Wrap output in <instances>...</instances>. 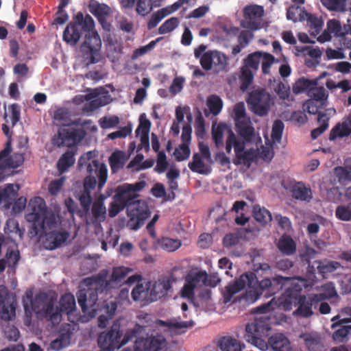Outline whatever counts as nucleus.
I'll list each match as a JSON object with an SVG mask.
<instances>
[{
	"label": "nucleus",
	"instance_id": "nucleus-28",
	"mask_svg": "<svg viewBox=\"0 0 351 351\" xmlns=\"http://www.w3.org/2000/svg\"><path fill=\"white\" fill-rule=\"evenodd\" d=\"M277 247L279 251L286 256H291L296 252V243L291 236L282 234L277 243Z\"/></svg>",
	"mask_w": 351,
	"mask_h": 351
},
{
	"label": "nucleus",
	"instance_id": "nucleus-63",
	"mask_svg": "<svg viewBox=\"0 0 351 351\" xmlns=\"http://www.w3.org/2000/svg\"><path fill=\"white\" fill-rule=\"evenodd\" d=\"M152 10V5L146 0H137L136 12L138 14L145 16L149 14Z\"/></svg>",
	"mask_w": 351,
	"mask_h": 351
},
{
	"label": "nucleus",
	"instance_id": "nucleus-62",
	"mask_svg": "<svg viewBox=\"0 0 351 351\" xmlns=\"http://www.w3.org/2000/svg\"><path fill=\"white\" fill-rule=\"evenodd\" d=\"M222 100L218 96H213L208 100V107L213 115H217L222 108Z\"/></svg>",
	"mask_w": 351,
	"mask_h": 351
},
{
	"label": "nucleus",
	"instance_id": "nucleus-25",
	"mask_svg": "<svg viewBox=\"0 0 351 351\" xmlns=\"http://www.w3.org/2000/svg\"><path fill=\"white\" fill-rule=\"evenodd\" d=\"M270 351H292L291 342L283 334L277 333L268 339Z\"/></svg>",
	"mask_w": 351,
	"mask_h": 351
},
{
	"label": "nucleus",
	"instance_id": "nucleus-23",
	"mask_svg": "<svg viewBox=\"0 0 351 351\" xmlns=\"http://www.w3.org/2000/svg\"><path fill=\"white\" fill-rule=\"evenodd\" d=\"M69 236L66 231H51L45 235L44 245L47 249L54 250L64 243Z\"/></svg>",
	"mask_w": 351,
	"mask_h": 351
},
{
	"label": "nucleus",
	"instance_id": "nucleus-21",
	"mask_svg": "<svg viewBox=\"0 0 351 351\" xmlns=\"http://www.w3.org/2000/svg\"><path fill=\"white\" fill-rule=\"evenodd\" d=\"M93 189L86 188L83 185V190L75 195L80 202L82 208L77 210V215L80 218H87L92 204L91 191Z\"/></svg>",
	"mask_w": 351,
	"mask_h": 351
},
{
	"label": "nucleus",
	"instance_id": "nucleus-38",
	"mask_svg": "<svg viewBox=\"0 0 351 351\" xmlns=\"http://www.w3.org/2000/svg\"><path fill=\"white\" fill-rule=\"evenodd\" d=\"M71 338V333L69 331L60 332L58 337L51 342L50 348L58 351L69 345Z\"/></svg>",
	"mask_w": 351,
	"mask_h": 351
},
{
	"label": "nucleus",
	"instance_id": "nucleus-12",
	"mask_svg": "<svg viewBox=\"0 0 351 351\" xmlns=\"http://www.w3.org/2000/svg\"><path fill=\"white\" fill-rule=\"evenodd\" d=\"M300 297L301 295H296L291 290L286 289L285 293L277 300L273 298L269 302L258 307L256 311L258 313H265L266 315H268L269 311H274L276 308L285 311H289L293 306H298Z\"/></svg>",
	"mask_w": 351,
	"mask_h": 351
},
{
	"label": "nucleus",
	"instance_id": "nucleus-19",
	"mask_svg": "<svg viewBox=\"0 0 351 351\" xmlns=\"http://www.w3.org/2000/svg\"><path fill=\"white\" fill-rule=\"evenodd\" d=\"M142 332L134 338L136 342V351H158L165 346V339L162 336L150 337L140 339V335L145 332V327Z\"/></svg>",
	"mask_w": 351,
	"mask_h": 351
},
{
	"label": "nucleus",
	"instance_id": "nucleus-3",
	"mask_svg": "<svg viewBox=\"0 0 351 351\" xmlns=\"http://www.w3.org/2000/svg\"><path fill=\"white\" fill-rule=\"evenodd\" d=\"M132 271L130 267L119 266L113 267L109 280H107L108 271L106 269L84 279L86 288L80 290L77 293V302L82 310L85 311L87 306L94 308L99 294L120 286L125 282V277Z\"/></svg>",
	"mask_w": 351,
	"mask_h": 351
},
{
	"label": "nucleus",
	"instance_id": "nucleus-6",
	"mask_svg": "<svg viewBox=\"0 0 351 351\" xmlns=\"http://www.w3.org/2000/svg\"><path fill=\"white\" fill-rule=\"evenodd\" d=\"M143 330V327L136 324L133 328L129 329L123 337L120 322L119 320H115L108 332H103L99 335L98 346L103 351H114L137 337Z\"/></svg>",
	"mask_w": 351,
	"mask_h": 351
},
{
	"label": "nucleus",
	"instance_id": "nucleus-15",
	"mask_svg": "<svg viewBox=\"0 0 351 351\" xmlns=\"http://www.w3.org/2000/svg\"><path fill=\"white\" fill-rule=\"evenodd\" d=\"M176 278L173 274L165 276L156 280L150 287L148 302H156L173 292V284Z\"/></svg>",
	"mask_w": 351,
	"mask_h": 351
},
{
	"label": "nucleus",
	"instance_id": "nucleus-9",
	"mask_svg": "<svg viewBox=\"0 0 351 351\" xmlns=\"http://www.w3.org/2000/svg\"><path fill=\"white\" fill-rule=\"evenodd\" d=\"M29 208L31 211L25 218L27 221L32 223V229L36 234L44 231L46 226L50 228L51 224L56 223L53 216L48 217L47 206L42 197H35L31 199Z\"/></svg>",
	"mask_w": 351,
	"mask_h": 351
},
{
	"label": "nucleus",
	"instance_id": "nucleus-59",
	"mask_svg": "<svg viewBox=\"0 0 351 351\" xmlns=\"http://www.w3.org/2000/svg\"><path fill=\"white\" fill-rule=\"evenodd\" d=\"M284 130V123L281 120H276L272 126L271 138L276 142H280Z\"/></svg>",
	"mask_w": 351,
	"mask_h": 351
},
{
	"label": "nucleus",
	"instance_id": "nucleus-2",
	"mask_svg": "<svg viewBox=\"0 0 351 351\" xmlns=\"http://www.w3.org/2000/svg\"><path fill=\"white\" fill-rule=\"evenodd\" d=\"M95 22L89 14L79 12L73 17L63 32V40L71 45H75L82 35L84 41L80 46L82 62L88 66L99 61V51L101 40L98 33L94 29Z\"/></svg>",
	"mask_w": 351,
	"mask_h": 351
},
{
	"label": "nucleus",
	"instance_id": "nucleus-57",
	"mask_svg": "<svg viewBox=\"0 0 351 351\" xmlns=\"http://www.w3.org/2000/svg\"><path fill=\"white\" fill-rule=\"evenodd\" d=\"M2 306L0 317L2 320L10 321L15 317V306L13 304H5Z\"/></svg>",
	"mask_w": 351,
	"mask_h": 351
},
{
	"label": "nucleus",
	"instance_id": "nucleus-52",
	"mask_svg": "<svg viewBox=\"0 0 351 351\" xmlns=\"http://www.w3.org/2000/svg\"><path fill=\"white\" fill-rule=\"evenodd\" d=\"M317 269L319 274L330 273L340 267L341 265L336 261H329L326 263L315 262Z\"/></svg>",
	"mask_w": 351,
	"mask_h": 351
},
{
	"label": "nucleus",
	"instance_id": "nucleus-49",
	"mask_svg": "<svg viewBox=\"0 0 351 351\" xmlns=\"http://www.w3.org/2000/svg\"><path fill=\"white\" fill-rule=\"evenodd\" d=\"M179 25V19L177 17H171L165 21L158 28L160 34H165L172 32Z\"/></svg>",
	"mask_w": 351,
	"mask_h": 351
},
{
	"label": "nucleus",
	"instance_id": "nucleus-11",
	"mask_svg": "<svg viewBox=\"0 0 351 351\" xmlns=\"http://www.w3.org/2000/svg\"><path fill=\"white\" fill-rule=\"evenodd\" d=\"M261 60V51H255L247 56L243 60V65L240 68L239 79L241 82L239 88H249L254 81V75L257 73Z\"/></svg>",
	"mask_w": 351,
	"mask_h": 351
},
{
	"label": "nucleus",
	"instance_id": "nucleus-39",
	"mask_svg": "<svg viewBox=\"0 0 351 351\" xmlns=\"http://www.w3.org/2000/svg\"><path fill=\"white\" fill-rule=\"evenodd\" d=\"M204 160L205 159L199 153H195L193 155L192 161L189 163L188 167L193 172L206 174V165Z\"/></svg>",
	"mask_w": 351,
	"mask_h": 351
},
{
	"label": "nucleus",
	"instance_id": "nucleus-53",
	"mask_svg": "<svg viewBox=\"0 0 351 351\" xmlns=\"http://www.w3.org/2000/svg\"><path fill=\"white\" fill-rule=\"evenodd\" d=\"M165 9H160L153 13L147 23V29L149 30L156 27L158 24L165 17L167 14L165 13Z\"/></svg>",
	"mask_w": 351,
	"mask_h": 351
},
{
	"label": "nucleus",
	"instance_id": "nucleus-56",
	"mask_svg": "<svg viewBox=\"0 0 351 351\" xmlns=\"http://www.w3.org/2000/svg\"><path fill=\"white\" fill-rule=\"evenodd\" d=\"M24 158L22 154H15L9 158H7L3 164L5 169L16 168L19 167L23 162Z\"/></svg>",
	"mask_w": 351,
	"mask_h": 351
},
{
	"label": "nucleus",
	"instance_id": "nucleus-26",
	"mask_svg": "<svg viewBox=\"0 0 351 351\" xmlns=\"http://www.w3.org/2000/svg\"><path fill=\"white\" fill-rule=\"evenodd\" d=\"M104 197L99 198L95 201L91 207L92 218L90 221L87 219L86 223L91 224L105 221L106 215V208L104 204Z\"/></svg>",
	"mask_w": 351,
	"mask_h": 351
},
{
	"label": "nucleus",
	"instance_id": "nucleus-10",
	"mask_svg": "<svg viewBox=\"0 0 351 351\" xmlns=\"http://www.w3.org/2000/svg\"><path fill=\"white\" fill-rule=\"evenodd\" d=\"M86 132L82 128L76 129L70 125H63L52 138L53 144L57 147H71L78 145L85 137Z\"/></svg>",
	"mask_w": 351,
	"mask_h": 351
},
{
	"label": "nucleus",
	"instance_id": "nucleus-27",
	"mask_svg": "<svg viewBox=\"0 0 351 351\" xmlns=\"http://www.w3.org/2000/svg\"><path fill=\"white\" fill-rule=\"evenodd\" d=\"M89 11L97 19L98 21L104 25L106 17L110 14V8L105 3H99L97 1H90Z\"/></svg>",
	"mask_w": 351,
	"mask_h": 351
},
{
	"label": "nucleus",
	"instance_id": "nucleus-24",
	"mask_svg": "<svg viewBox=\"0 0 351 351\" xmlns=\"http://www.w3.org/2000/svg\"><path fill=\"white\" fill-rule=\"evenodd\" d=\"M236 130L245 142H252L256 138L254 128L252 127L249 118L235 122Z\"/></svg>",
	"mask_w": 351,
	"mask_h": 351
},
{
	"label": "nucleus",
	"instance_id": "nucleus-18",
	"mask_svg": "<svg viewBox=\"0 0 351 351\" xmlns=\"http://www.w3.org/2000/svg\"><path fill=\"white\" fill-rule=\"evenodd\" d=\"M245 21L241 23L243 27L251 30H256L260 28L259 20L264 14L263 8L261 5H248L243 10Z\"/></svg>",
	"mask_w": 351,
	"mask_h": 351
},
{
	"label": "nucleus",
	"instance_id": "nucleus-17",
	"mask_svg": "<svg viewBox=\"0 0 351 351\" xmlns=\"http://www.w3.org/2000/svg\"><path fill=\"white\" fill-rule=\"evenodd\" d=\"M234 148L236 157L242 160L243 163L252 160L254 152L250 150L245 151V142L239 139L232 130L228 131V136L226 141V151L230 154Z\"/></svg>",
	"mask_w": 351,
	"mask_h": 351
},
{
	"label": "nucleus",
	"instance_id": "nucleus-7",
	"mask_svg": "<svg viewBox=\"0 0 351 351\" xmlns=\"http://www.w3.org/2000/svg\"><path fill=\"white\" fill-rule=\"evenodd\" d=\"M92 152H88L86 157L82 156L78 160V166L82 168L86 163V160H90L86 165L88 176L84 179L83 185L89 189H95L97 184L98 190H101L105 185L108 179V169L106 164L97 160H91Z\"/></svg>",
	"mask_w": 351,
	"mask_h": 351
},
{
	"label": "nucleus",
	"instance_id": "nucleus-31",
	"mask_svg": "<svg viewBox=\"0 0 351 351\" xmlns=\"http://www.w3.org/2000/svg\"><path fill=\"white\" fill-rule=\"evenodd\" d=\"M18 190L19 186H16L15 189L13 184H8L0 190V202L4 203L6 208H10L18 196Z\"/></svg>",
	"mask_w": 351,
	"mask_h": 351
},
{
	"label": "nucleus",
	"instance_id": "nucleus-16",
	"mask_svg": "<svg viewBox=\"0 0 351 351\" xmlns=\"http://www.w3.org/2000/svg\"><path fill=\"white\" fill-rule=\"evenodd\" d=\"M117 304L114 301H104V303L99 306L96 302V305L94 308H91L87 306L86 310L82 311L84 313H90L91 317H95L97 315V312L99 311L101 313L98 317V326L101 328H104L107 326L109 319H111L117 311Z\"/></svg>",
	"mask_w": 351,
	"mask_h": 351
},
{
	"label": "nucleus",
	"instance_id": "nucleus-35",
	"mask_svg": "<svg viewBox=\"0 0 351 351\" xmlns=\"http://www.w3.org/2000/svg\"><path fill=\"white\" fill-rule=\"evenodd\" d=\"M292 90L295 95L307 90V94L313 97L311 98L312 100H315L317 103H319L323 106L328 98V93L326 92V89H292Z\"/></svg>",
	"mask_w": 351,
	"mask_h": 351
},
{
	"label": "nucleus",
	"instance_id": "nucleus-8",
	"mask_svg": "<svg viewBox=\"0 0 351 351\" xmlns=\"http://www.w3.org/2000/svg\"><path fill=\"white\" fill-rule=\"evenodd\" d=\"M270 317L265 313L258 314L254 319L248 323L245 326V337L249 342L259 348L261 350L269 348L268 342L267 343L263 337L269 335L271 329Z\"/></svg>",
	"mask_w": 351,
	"mask_h": 351
},
{
	"label": "nucleus",
	"instance_id": "nucleus-37",
	"mask_svg": "<svg viewBox=\"0 0 351 351\" xmlns=\"http://www.w3.org/2000/svg\"><path fill=\"white\" fill-rule=\"evenodd\" d=\"M126 161L125 154L122 151L114 152L109 158V164L112 172L123 168Z\"/></svg>",
	"mask_w": 351,
	"mask_h": 351
},
{
	"label": "nucleus",
	"instance_id": "nucleus-22",
	"mask_svg": "<svg viewBox=\"0 0 351 351\" xmlns=\"http://www.w3.org/2000/svg\"><path fill=\"white\" fill-rule=\"evenodd\" d=\"M289 191L291 197L296 200L309 202L313 199L311 189L302 182H298L291 185Z\"/></svg>",
	"mask_w": 351,
	"mask_h": 351
},
{
	"label": "nucleus",
	"instance_id": "nucleus-55",
	"mask_svg": "<svg viewBox=\"0 0 351 351\" xmlns=\"http://www.w3.org/2000/svg\"><path fill=\"white\" fill-rule=\"evenodd\" d=\"M168 165L167 156L165 152H158L157 155L156 166L154 168V171L158 173H162L167 169Z\"/></svg>",
	"mask_w": 351,
	"mask_h": 351
},
{
	"label": "nucleus",
	"instance_id": "nucleus-51",
	"mask_svg": "<svg viewBox=\"0 0 351 351\" xmlns=\"http://www.w3.org/2000/svg\"><path fill=\"white\" fill-rule=\"evenodd\" d=\"M335 215L342 221H351V202L346 205L338 206L335 210Z\"/></svg>",
	"mask_w": 351,
	"mask_h": 351
},
{
	"label": "nucleus",
	"instance_id": "nucleus-54",
	"mask_svg": "<svg viewBox=\"0 0 351 351\" xmlns=\"http://www.w3.org/2000/svg\"><path fill=\"white\" fill-rule=\"evenodd\" d=\"M307 23L313 32L318 34L323 26V21L317 16L312 14H306Z\"/></svg>",
	"mask_w": 351,
	"mask_h": 351
},
{
	"label": "nucleus",
	"instance_id": "nucleus-43",
	"mask_svg": "<svg viewBox=\"0 0 351 351\" xmlns=\"http://www.w3.org/2000/svg\"><path fill=\"white\" fill-rule=\"evenodd\" d=\"M328 31L332 34L335 37H343L347 32L345 31L341 25V23L337 19H330L326 24Z\"/></svg>",
	"mask_w": 351,
	"mask_h": 351
},
{
	"label": "nucleus",
	"instance_id": "nucleus-50",
	"mask_svg": "<svg viewBox=\"0 0 351 351\" xmlns=\"http://www.w3.org/2000/svg\"><path fill=\"white\" fill-rule=\"evenodd\" d=\"M191 154L189 145L186 143H182L178 148H176L173 155L176 160L178 162L187 160Z\"/></svg>",
	"mask_w": 351,
	"mask_h": 351
},
{
	"label": "nucleus",
	"instance_id": "nucleus-20",
	"mask_svg": "<svg viewBox=\"0 0 351 351\" xmlns=\"http://www.w3.org/2000/svg\"><path fill=\"white\" fill-rule=\"evenodd\" d=\"M186 279L191 282V284H193L196 288L203 285L215 287L220 281L215 276L209 277L207 272L204 270L192 271L186 276Z\"/></svg>",
	"mask_w": 351,
	"mask_h": 351
},
{
	"label": "nucleus",
	"instance_id": "nucleus-13",
	"mask_svg": "<svg viewBox=\"0 0 351 351\" xmlns=\"http://www.w3.org/2000/svg\"><path fill=\"white\" fill-rule=\"evenodd\" d=\"M331 296H332V294L327 295L323 293H311L308 295H301L300 303L293 312V315L300 318H308L314 314L313 309L317 308L320 302Z\"/></svg>",
	"mask_w": 351,
	"mask_h": 351
},
{
	"label": "nucleus",
	"instance_id": "nucleus-44",
	"mask_svg": "<svg viewBox=\"0 0 351 351\" xmlns=\"http://www.w3.org/2000/svg\"><path fill=\"white\" fill-rule=\"evenodd\" d=\"M320 1L330 11L343 12L346 6V0H320Z\"/></svg>",
	"mask_w": 351,
	"mask_h": 351
},
{
	"label": "nucleus",
	"instance_id": "nucleus-32",
	"mask_svg": "<svg viewBox=\"0 0 351 351\" xmlns=\"http://www.w3.org/2000/svg\"><path fill=\"white\" fill-rule=\"evenodd\" d=\"M218 346L221 351H242L245 347L244 344L232 337H221Z\"/></svg>",
	"mask_w": 351,
	"mask_h": 351
},
{
	"label": "nucleus",
	"instance_id": "nucleus-34",
	"mask_svg": "<svg viewBox=\"0 0 351 351\" xmlns=\"http://www.w3.org/2000/svg\"><path fill=\"white\" fill-rule=\"evenodd\" d=\"M181 241L179 239H171L169 237H162L156 242V247L160 248L168 252H173L180 247Z\"/></svg>",
	"mask_w": 351,
	"mask_h": 351
},
{
	"label": "nucleus",
	"instance_id": "nucleus-29",
	"mask_svg": "<svg viewBox=\"0 0 351 351\" xmlns=\"http://www.w3.org/2000/svg\"><path fill=\"white\" fill-rule=\"evenodd\" d=\"M151 282H148L147 284L144 286L142 283H138L134 287L132 291L131 295L134 301H138L143 303V304H149L148 302Z\"/></svg>",
	"mask_w": 351,
	"mask_h": 351
},
{
	"label": "nucleus",
	"instance_id": "nucleus-41",
	"mask_svg": "<svg viewBox=\"0 0 351 351\" xmlns=\"http://www.w3.org/2000/svg\"><path fill=\"white\" fill-rule=\"evenodd\" d=\"M253 217L254 219L261 223L266 224L271 221V214L265 208L259 205H254L253 207Z\"/></svg>",
	"mask_w": 351,
	"mask_h": 351
},
{
	"label": "nucleus",
	"instance_id": "nucleus-42",
	"mask_svg": "<svg viewBox=\"0 0 351 351\" xmlns=\"http://www.w3.org/2000/svg\"><path fill=\"white\" fill-rule=\"evenodd\" d=\"M328 120L329 119L325 113L319 114L317 122L319 126L311 131V136L313 139H316L326 130L328 127Z\"/></svg>",
	"mask_w": 351,
	"mask_h": 351
},
{
	"label": "nucleus",
	"instance_id": "nucleus-48",
	"mask_svg": "<svg viewBox=\"0 0 351 351\" xmlns=\"http://www.w3.org/2000/svg\"><path fill=\"white\" fill-rule=\"evenodd\" d=\"M151 121L146 118L145 113L141 114L139 117V125L135 131L136 136L149 135Z\"/></svg>",
	"mask_w": 351,
	"mask_h": 351
},
{
	"label": "nucleus",
	"instance_id": "nucleus-60",
	"mask_svg": "<svg viewBox=\"0 0 351 351\" xmlns=\"http://www.w3.org/2000/svg\"><path fill=\"white\" fill-rule=\"evenodd\" d=\"M132 132V125H128L126 126L120 128L118 130L111 132L108 134V138L112 140L116 138H125L127 136L130 135Z\"/></svg>",
	"mask_w": 351,
	"mask_h": 351
},
{
	"label": "nucleus",
	"instance_id": "nucleus-40",
	"mask_svg": "<svg viewBox=\"0 0 351 351\" xmlns=\"http://www.w3.org/2000/svg\"><path fill=\"white\" fill-rule=\"evenodd\" d=\"M335 172L340 180L351 181V158L346 160L344 167H336ZM348 191L351 195V187Z\"/></svg>",
	"mask_w": 351,
	"mask_h": 351
},
{
	"label": "nucleus",
	"instance_id": "nucleus-58",
	"mask_svg": "<svg viewBox=\"0 0 351 351\" xmlns=\"http://www.w3.org/2000/svg\"><path fill=\"white\" fill-rule=\"evenodd\" d=\"M20 258L19 252L18 250H8L5 254L6 265L10 268L15 269Z\"/></svg>",
	"mask_w": 351,
	"mask_h": 351
},
{
	"label": "nucleus",
	"instance_id": "nucleus-33",
	"mask_svg": "<svg viewBox=\"0 0 351 351\" xmlns=\"http://www.w3.org/2000/svg\"><path fill=\"white\" fill-rule=\"evenodd\" d=\"M300 337L304 339L308 351H325V347L318 336L303 334Z\"/></svg>",
	"mask_w": 351,
	"mask_h": 351
},
{
	"label": "nucleus",
	"instance_id": "nucleus-30",
	"mask_svg": "<svg viewBox=\"0 0 351 351\" xmlns=\"http://www.w3.org/2000/svg\"><path fill=\"white\" fill-rule=\"evenodd\" d=\"M76 151L67 150L59 158L57 162V169L60 173H63L69 170L75 162V156Z\"/></svg>",
	"mask_w": 351,
	"mask_h": 351
},
{
	"label": "nucleus",
	"instance_id": "nucleus-14",
	"mask_svg": "<svg viewBox=\"0 0 351 351\" xmlns=\"http://www.w3.org/2000/svg\"><path fill=\"white\" fill-rule=\"evenodd\" d=\"M266 89H254L249 95L247 103L251 110L258 116L266 115L273 104L271 96Z\"/></svg>",
	"mask_w": 351,
	"mask_h": 351
},
{
	"label": "nucleus",
	"instance_id": "nucleus-45",
	"mask_svg": "<svg viewBox=\"0 0 351 351\" xmlns=\"http://www.w3.org/2000/svg\"><path fill=\"white\" fill-rule=\"evenodd\" d=\"M213 65L217 71L224 70L228 64L227 57L221 52L213 51Z\"/></svg>",
	"mask_w": 351,
	"mask_h": 351
},
{
	"label": "nucleus",
	"instance_id": "nucleus-61",
	"mask_svg": "<svg viewBox=\"0 0 351 351\" xmlns=\"http://www.w3.org/2000/svg\"><path fill=\"white\" fill-rule=\"evenodd\" d=\"M65 181L64 177H61L58 179H55L50 182L48 186V191L51 195H58Z\"/></svg>",
	"mask_w": 351,
	"mask_h": 351
},
{
	"label": "nucleus",
	"instance_id": "nucleus-47",
	"mask_svg": "<svg viewBox=\"0 0 351 351\" xmlns=\"http://www.w3.org/2000/svg\"><path fill=\"white\" fill-rule=\"evenodd\" d=\"M275 62V58L271 53L261 51V69L264 75H268L270 73V68Z\"/></svg>",
	"mask_w": 351,
	"mask_h": 351
},
{
	"label": "nucleus",
	"instance_id": "nucleus-36",
	"mask_svg": "<svg viewBox=\"0 0 351 351\" xmlns=\"http://www.w3.org/2000/svg\"><path fill=\"white\" fill-rule=\"evenodd\" d=\"M232 130L228 128L225 123H220L216 127L213 125L212 128V138L217 148L223 145V134L226 132Z\"/></svg>",
	"mask_w": 351,
	"mask_h": 351
},
{
	"label": "nucleus",
	"instance_id": "nucleus-64",
	"mask_svg": "<svg viewBox=\"0 0 351 351\" xmlns=\"http://www.w3.org/2000/svg\"><path fill=\"white\" fill-rule=\"evenodd\" d=\"M200 64L202 67L206 71H209L212 69L213 65V51H206L202 56Z\"/></svg>",
	"mask_w": 351,
	"mask_h": 351
},
{
	"label": "nucleus",
	"instance_id": "nucleus-4",
	"mask_svg": "<svg viewBox=\"0 0 351 351\" xmlns=\"http://www.w3.org/2000/svg\"><path fill=\"white\" fill-rule=\"evenodd\" d=\"M146 185L145 181H139L134 184L125 183L117 188V193L113 196L114 202L127 208L129 217L128 226L136 230L145 223L151 215L147 203L144 200H136L137 195H131V193L141 191Z\"/></svg>",
	"mask_w": 351,
	"mask_h": 351
},
{
	"label": "nucleus",
	"instance_id": "nucleus-5",
	"mask_svg": "<svg viewBox=\"0 0 351 351\" xmlns=\"http://www.w3.org/2000/svg\"><path fill=\"white\" fill-rule=\"evenodd\" d=\"M56 298L49 296L46 293H40L36 295L32 300V310L36 314L50 321L53 325L61 321V312L67 314L72 313L75 308L74 296L70 293L62 295L60 300V307L55 306Z\"/></svg>",
	"mask_w": 351,
	"mask_h": 351
},
{
	"label": "nucleus",
	"instance_id": "nucleus-46",
	"mask_svg": "<svg viewBox=\"0 0 351 351\" xmlns=\"http://www.w3.org/2000/svg\"><path fill=\"white\" fill-rule=\"evenodd\" d=\"M195 288L196 287H195V285L193 284H191V282L188 281L185 278V283L180 291L181 297L183 298L187 299L189 301L191 302L195 306H196V304L194 302V299H195L194 291H195ZM197 306L198 305H197Z\"/></svg>",
	"mask_w": 351,
	"mask_h": 351
},
{
	"label": "nucleus",
	"instance_id": "nucleus-1",
	"mask_svg": "<svg viewBox=\"0 0 351 351\" xmlns=\"http://www.w3.org/2000/svg\"><path fill=\"white\" fill-rule=\"evenodd\" d=\"M290 287L287 290L296 295H302L303 288L308 287L307 280L302 277H283L276 276L272 279L265 278L258 282L253 272H247L242 274L232 284H229L225 287L223 292V302H230L233 296L247 287L244 294V299L250 303L255 302L262 295L267 298L282 289L287 285Z\"/></svg>",
	"mask_w": 351,
	"mask_h": 351
}]
</instances>
